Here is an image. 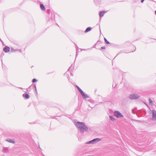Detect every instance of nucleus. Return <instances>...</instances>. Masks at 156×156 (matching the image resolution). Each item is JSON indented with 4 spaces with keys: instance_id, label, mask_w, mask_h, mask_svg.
I'll list each match as a JSON object with an SVG mask.
<instances>
[{
    "instance_id": "nucleus-1",
    "label": "nucleus",
    "mask_w": 156,
    "mask_h": 156,
    "mask_svg": "<svg viewBox=\"0 0 156 156\" xmlns=\"http://www.w3.org/2000/svg\"><path fill=\"white\" fill-rule=\"evenodd\" d=\"M75 125L82 133L88 131L87 127L85 125L83 122H77L75 123Z\"/></svg>"
},
{
    "instance_id": "nucleus-2",
    "label": "nucleus",
    "mask_w": 156,
    "mask_h": 156,
    "mask_svg": "<svg viewBox=\"0 0 156 156\" xmlns=\"http://www.w3.org/2000/svg\"><path fill=\"white\" fill-rule=\"evenodd\" d=\"M101 140V139L99 138H96L87 142V144H94L98 142Z\"/></svg>"
},
{
    "instance_id": "nucleus-3",
    "label": "nucleus",
    "mask_w": 156,
    "mask_h": 156,
    "mask_svg": "<svg viewBox=\"0 0 156 156\" xmlns=\"http://www.w3.org/2000/svg\"><path fill=\"white\" fill-rule=\"evenodd\" d=\"M140 97V96L136 94H131L129 96V98L131 99H138Z\"/></svg>"
},
{
    "instance_id": "nucleus-4",
    "label": "nucleus",
    "mask_w": 156,
    "mask_h": 156,
    "mask_svg": "<svg viewBox=\"0 0 156 156\" xmlns=\"http://www.w3.org/2000/svg\"><path fill=\"white\" fill-rule=\"evenodd\" d=\"M114 114L115 117L117 118H121L123 117L122 114L119 111H115Z\"/></svg>"
},
{
    "instance_id": "nucleus-5",
    "label": "nucleus",
    "mask_w": 156,
    "mask_h": 156,
    "mask_svg": "<svg viewBox=\"0 0 156 156\" xmlns=\"http://www.w3.org/2000/svg\"><path fill=\"white\" fill-rule=\"evenodd\" d=\"M152 119L154 121L156 120V111L154 110H153L152 111Z\"/></svg>"
},
{
    "instance_id": "nucleus-6",
    "label": "nucleus",
    "mask_w": 156,
    "mask_h": 156,
    "mask_svg": "<svg viewBox=\"0 0 156 156\" xmlns=\"http://www.w3.org/2000/svg\"><path fill=\"white\" fill-rule=\"evenodd\" d=\"M107 12L105 11H100L99 13V15L100 17H103Z\"/></svg>"
},
{
    "instance_id": "nucleus-7",
    "label": "nucleus",
    "mask_w": 156,
    "mask_h": 156,
    "mask_svg": "<svg viewBox=\"0 0 156 156\" xmlns=\"http://www.w3.org/2000/svg\"><path fill=\"white\" fill-rule=\"evenodd\" d=\"M3 50L5 52H8L10 51V48L8 46H5Z\"/></svg>"
},
{
    "instance_id": "nucleus-8",
    "label": "nucleus",
    "mask_w": 156,
    "mask_h": 156,
    "mask_svg": "<svg viewBox=\"0 0 156 156\" xmlns=\"http://www.w3.org/2000/svg\"><path fill=\"white\" fill-rule=\"evenodd\" d=\"M6 141L8 142H9L14 144L15 143V141L14 139H12L9 138H7L6 140Z\"/></svg>"
},
{
    "instance_id": "nucleus-9",
    "label": "nucleus",
    "mask_w": 156,
    "mask_h": 156,
    "mask_svg": "<svg viewBox=\"0 0 156 156\" xmlns=\"http://www.w3.org/2000/svg\"><path fill=\"white\" fill-rule=\"evenodd\" d=\"M23 96L26 99H28L30 98L29 95L27 93H25L23 94Z\"/></svg>"
},
{
    "instance_id": "nucleus-10",
    "label": "nucleus",
    "mask_w": 156,
    "mask_h": 156,
    "mask_svg": "<svg viewBox=\"0 0 156 156\" xmlns=\"http://www.w3.org/2000/svg\"><path fill=\"white\" fill-rule=\"evenodd\" d=\"M83 97V99H85L87 98H89V97L87 95L84 93L83 94L81 95Z\"/></svg>"
},
{
    "instance_id": "nucleus-11",
    "label": "nucleus",
    "mask_w": 156,
    "mask_h": 156,
    "mask_svg": "<svg viewBox=\"0 0 156 156\" xmlns=\"http://www.w3.org/2000/svg\"><path fill=\"white\" fill-rule=\"evenodd\" d=\"M40 7L41 9L43 11H45V8L44 5L43 4H40Z\"/></svg>"
},
{
    "instance_id": "nucleus-12",
    "label": "nucleus",
    "mask_w": 156,
    "mask_h": 156,
    "mask_svg": "<svg viewBox=\"0 0 156 156\" xmlns=\"http://www.w3.org/2000/svg\"><path fill=\"white\" fill-rule=\"evenodd\" d=\"M2 151L4 153H7L8 152V147H4Z\"/></svg>"
},
{
    "instance_id": "nucleus-13",
    "label": "nucleus",
    "mask_w": 156,
    "mask_h": 156,
    "mask_svg": "<svg viewBox=\"0 0 156 156\" xmlns=\"http://www.w3.org/2000/svg\"><path fill=\"white\" fill-rule=\"evenodd\" d=\"M91 29H92L91 27H88L87 28H86V29L85 30V33L88 32L90 31L91 30Z\"/></svg>"
},
{
    "instance_id": "nucleus-14",
    "label": "nucleus",
    "mask_w": 156,
    "mask_h": 156,
    "mask_svg": "<svg viewBox=\"0 0 156 156\" xmlns=\"http://www.w3.org/2000/svg\"><path fill=\"white\" fill-rule=\"evenodd\" d=\"M74 44L75 45V47L76 48V57L77 55H78V47L77 46L75 43H74Z\"/></svg>"
},
{
    "instance_id": "nucleus-15",
    "label": "nucleus",
    "mask_w": 156,
    "mask_h": 156,
    "mask_svg": "<svg viewBox=\"0 0 156 156\" xmlns=\"http://www.w3.org/2000/svg\"><path fill=\"white\" fill-rule=\"evenodd\" d=\"M109 117L110 119L112 121H113L115 120V119L112 116H109Z\"/></svg>"
},
{
    "instance_id": "nucleus-16",
    "label": "nucleus",
    "mask_w": 156,
    "mask_h": 156,
    "mask_svg": "<svg viewBox=\"0 0 156 156\" xmlns=\"http://www.w3.org/2000/svg\"><path fill=\"white\" fill-rule=\"evenodd\" d=\"M105 41L107 44H109L110 42L106 39L105 38H104Z\"/></svg>"
},
{
    "instance_id": "nucleus-17",
    "label": "nucleus",
    "mask_w": 156,
    "mask_h": 156,
    "mask_svg": "<svg viewBox=\"0 0 156 156\" xmlns=\"http://www.w3.org/2000/svg\"><path fill=\"white\" fill-rule=\"evenodd\" d=\"M37 81V80L35 78L33 79L32 80V82L33 83H35Z\"/></svg>"
},
{
    "instance_id": "nucleus-18",
    "label": "nucleus",
    "mask_w": 156,
    "mask_h": 156,
    "mask_svg": "<svg viewBox=\"0 0 156 156\" xmlns=\"http://www.w3.org/2000/svg\"><path fill=\"white\" fill-rule=\"evenodd\" d=\"M16 51H17V50H16V49H15L13 48H11V51H12V52H15Z\"/></svg>"
},
{
    "instance_id": "nucleus-19",
    "label": "nucleus",
    "mask_w": 156,
    "mask_h": 156,
    "mask_svg": "<svg viewBox=\"0 0 156 156\" xmlns=\"http://www.w3.org/2000/svg\"><path fill=\"white\" fill-rule=\"evenodd\" d=\"M81 95L83 94L84 92L81 89L79 91Z\"/></svg>"
},
{
    "instance_id": "nucleus-20",
    "label": "nucleus",
    "mask_w": 156,
    "mask_h": 156,
    "mask_svg": "<svg viewBox=\"0 0 156 156\" xmlns=\"http://www.w3.org/2000/svg\"><path fill=\"white\" fill-rule=\"evenodd\" d=\"M101 48V49H105L106 48V47L105 46H103V47H102Z\"/></svg>"
},
{
    "instance_id": "nucleus-21",
    "label": "nucleus",
    "mask_w": 156,
    "mask_h": 156,
    "mask_svg": "<svg viewBox=\"0 0 156 156\" xmlns=\"http://www.w3.org/2000/svg\"><path fill=\"white\" fill-rule=\"evenodd\" d=\"M149 103H152V101L151 100V99L150 98H149Z\"/></svg>"
},
{
    "instance_id": "nucleus-22",
    "label": "nucleus",
    "mask_w": 156,
    "mask_h": 156,
    "mask_svg": "<svg viewBox=\"0 0 156 156\" xmlns=\"http://www.w3.org/2000/svg\"><path fill=\"white\" fill-rule=\"evenodd\" d=\"M80 49L81 50V51H82V50H83V51H86L87 50H88V49Z\"/></svg>"
},
{
    "instance_id": "nucleus-23",
    "label": "nucleus",
    "mask_w": 156,
    "mask_h": 156,
    "mask_svg": "<svg viewBox=\"0 0 156 156\" xmlns=\"http://www.w3.org/2000/svg\"><path fill=\"white\" fill-rule=\"evenodd\" d=\"M17 51H19L21 52L22 51V50L21 49H20L17 50Z\"/></svg>"
},
{
    "instance_id": "nucleus-24",
    "label": "nucleus",
    "mask_w": 156,
    "mask_h": 156,
    "mask_svg": "<svg viewBox=\"0 0 156 156\" xmlns=\"http://www.w3.org/2000/svg\"><path fill=\"white\" fill-rule=\"evenodd\" d=\"M145 0H141V3H143Z\"/></svg>"
},
{
    "instance_id": "nucleus-25",
    "label": "nucleus",
    "mask_w": 156,
    "mask_h": 156,
    "mask_svg": "<svg viewBox=\"0 0 156 156\" xmlns=\"http://www.w3.org/2000/svg\"><path fill=\"white\" fill-rule=\"evenodd\" d=\"M75 86H76V87L77 89L78 88H79V87H78V86H77V85H76Z\"/></svg>"
},
{
    "instance_id": "nucleus-26",
    "label": "nucleus",
    "mask_w": 156,
    "mask_h": 156,
    "mask_svg": "<svg viewBox=\"0 0 156 156\" xmlns=\"http://www.w3.org/2000/svg\"><path fill=\"white\" fill-rule=\"evenodd\" d=\"M35 90L36 91V92H37V89H36V86L35 85Z\"/></svg>"
},
{
    "instance_id": "nucleus-27",
    "label": "nucleus",
    "mask_w": 156,
    "mask_h": 156,
    "mask_svg": "<svg viewBox=\"0 0 156 156\" xmlns=\"http://www.w3.org/2000/svg\"><path fill=\"white\" fill-rule=\"evenodd\" d=\"M77 89L78 90V91H79L81 89L79 87V88H78Z\"/></svg>"
},
{
    "instance_id": "nucleus-28",
    "label": "nucleus",
    "mask_w": 156,
    "mask_h": 156,
    "mask_svg": "<svg viewBox=\"0 0 156 156\" xmlns=\"http://www.w3.org/2000/svg\"><path fill=\"white\" fill-rule=\"evenodd\" d=\"M155 12V15H156V10H155V12Z\"/></svg>"
},
{
    "instance_id": "nucleus-29",
    "label": "nucleus",
    "mask_w": 156,
    "mask_h": 156,
    "mask_svg": "<svg viewBox=\"0 0 156 156\" xmlns=\"http://www.w3.org/2000/svg\"><path fill=\"white\" fill-rule=\"evenodd\" d=\"M18 88H20V89H22V88H21V87H18Z\"/></svg>"
},
{
    "instance_id": "nucleus-30",
    "label": "nucleus",
    "mask_w": 156,
    "mask_h": 156,
    "mask_svg": "<svg viewBox=\"0 0 156 156\" xmlns=\"http://www.w3.org/2000/svg\"><path fill=\"white\" fill-rule=\"evenodd\" d=\"M1 156H5L4 155H2Z\"/></svg>"
}]
</instances>
